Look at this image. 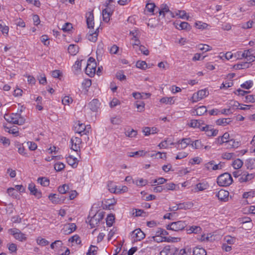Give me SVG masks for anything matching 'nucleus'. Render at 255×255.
<instances>
[{
  "label": "nucleus",
  "mask_w": 255,
  "mask_h": 255,
  "mask_svg": "<svg viewBox=\"0 0 255 255\" xmlns=\"http://www.w3.org/2000/svg\"><path fill=\"white\" fill-rule=\"evenodd\" d=\"M168 234V232L161 228H158L155 231V234L148 238L150 241H154L155 242L159 243L164 242L165 238Z\"/></svg>",
  "instance_id": "f257e3e1"
},
{
  "label": "nucleus",
  "mask_w": 255,
  "mask_h": 255,
  "mask_svg": "<svg viewBox=\"0 0 255 255\" xmlns=\"http://www.w3.org/2000/svg\"><path fill=\"white\" fill-rule=\"evenodd\" d=\"M4 119L9 123L18 125H22L25 122L24 119L18 113H12L9 115H6L4 116Z\"/></svg>",
  "instance_id": "f03ea898"
},
{
  "label": "nucleus",
  "mask_w": 255,
  "mask_h": 255,
  "mask_svg": "<svg viewBox=\"0 0 255 255\" xmlns=\"http://www.w3.org/2000/svg\"><path fill=\"white\" fill-rule=\"evenodd\" d=\"M97 64L95 59L90 57L88 60L85 68V73L90 77L94 76L96 72Z\"/></svg>",
  "instance_id": "7ed1b4c3"
},
{
  "label": "nucleus",
  "mask_w": 255,
  "mask_h": 255,
  "mask_svg": "<svg viewBox=\"0 0 255 255\" xmlns=\"http://www.w3.org/2000/svg\"><path fill=\"white\" fill-rule=\"evenodd\" d=\"M232 182V177L231 175L228 173L221 174L217 178V183L220 186H229Z\"/></svg>",
  "instance_id": "20e7f679"
},
{
  "label": "nucleus",
  "mask_w": 255,
  "mask_h": 255,
  "mask_svg": "<svg viewBox=\"0 0 255 255\" xmlns=\"http://www.w3.org/2000/svg\"><path fill=\"white\" fill-rule=\"evenodd\" d=\"M192 142V140L190 138H184L179 140L176 142H171L170 144L174 145L175 147L178 150L184 149L186 148L188 145H190Z\"/></svg>",
  "instance_id": "39448f33"
},
{
  "label": "nucleus",
  "mask_w": 255,
  "mask_h": 255,
  "mask_svg": "<svg viewBox=\"0 0 255 255\" xmlns=\"http://www.w3.org/2000/svg\"><path fill=\"white\" fill-rule=\"evenodd\" d=\"M186 226V224L185 222L179 221L169 224L167 225L166 229L168 230L178 232L183 230Z\"/></svg>",
  "instance_id": "423d86ee"
},
{
  "label": "nucleus",
  "mask_w": 255,
  "mask_h": 255,
  "mask_svg": "<svg viewBox=\"0 0 255 255\" xmlns=\"http://www.w3.org/2000/svg\"><path fill=\"white\" fill-rule=\"evenodd\" d=\"M209 91L206 89H202L194 93L191 97V101L192 103L197 102L207 97Z\"/></svg>",
  "instance_id": "0eeeda50"
},
{
  "label": "nucleus",
  "mask_w": 255,
  "mask_h": 255,
  "mask_svg": "<svg viewBox=\"0 0 255 255\" xmlns=\"http://www.w3.org/2000/svg\"><path fill=\"white\" fill-rule=\"evenodd\" d=\"M90 125L85 126L80 122L76 123L74 125V130L76 132L81 135L86 134L89 132L90 129Z\"/></svg>",
  "instance_id": "6e6552de"
},
{
  "label": "nucleus",
  "mask_w": 255,
  "mask_h": 255,
  "mask_svg": "<svg viewBox=\"0 0 255 255\" xmlns=\"http://www.w3.org/2000/svg\"><path fill=\"white\" fill-rule=\"evenodd\" d=\"M8 233L12 235L15 239L20 242L25 241L27 239L26 235L17 229H10L8 230Z\"/></svg>",
  "instance_id": "1a4fd4ad"
},
{
  "label": "nucleus",
  "mask_w": 255,
  "mask_h": 255,
  "mask_svg": "<svg viewBox=\"0 0 255 255\" xmlns=\"http://www.w3.org/2000/svg\"><path fill=\"white\" fill-rule=\"evenodd\" d=\"M215 196L221 202H226L229 199V192L228 191L221 189L215 192Z\"/></svg>",
  "instance_id": "9d476101"
},
{
  "label": "nucleus",
  "mask_w": 255,
  "mask_h": 255,
  "mask_svg": "<svg viewBox=\"0 0 255 255\" xmlns=\"http://www.w3.org/2000/svg\"><path fill=\"white\" fill-rule=\"evenodd\" d=\"M230 139V136L228 132L224 133L222 136H219L215 140L214 143L221 145L224 143L228 144Z\"/></svg>",
  "instance_id": "9b49d317"
},
{
  "label": "nucleus",
  "mask_w": 255,
  "mask_h": 255,
  "mask_svg": "<svg viewBox=\"0 0 255 255\" xmlns=\"http://www.w3.org/2000/svg\"><path fill=\"white\" fill-rule=\"evenodd\" d=\"M178 250L176 248L167 245L163 248L160 252V255H174L176 254Z\"/></svg>",
  "instance_id": "f8f14e48"
},
{
  "label": "nucleus",
  "mask_w": 255,
  "mask_h": 255,
  "mask_svg": "<svg viewBox=\"0 0 255 255\" xmlns=\"http://www.w3.org/2000/svg\"><path fill=\"white\" fill-rule=\"evenodd\" d=\"M131 237L134 242H138L143 239L145 235L140 229H136L132 232Z\"/></svg>",
  "instance_id": "ddd939ff"
},
{
  "label": "nucleus",
  "mask_w": 255,
  "mask_h": 255,
  "mask_svg": "<svg viewBox=\"0 0 255 255\" xmlns=\"http://www.w3.org/2000/svg\"><path fill=\"white\" fill-rule=\"evenodd\" d=\"M109 187L110 191L115 194H123L127 192L128 190V187L126 186H115L112 187L109 186Z\"/></svg>",
  "instance_id": "4468645a"
},
{
  "label": "nucleus",
  "mask_w": 255,
  "mask_h": 255,
  "mask_svg": "<svg viewBox=\"0 0 255 255\" xmlns=\"http://www.w3.org/2000/svg\"><path fill=\"white\" fill-rule=\"evenodd\" d=\"M209 187V185L207 182L204 181L196 184L193 188L192 191L194 193L204 191Z\"/></svg>",
  "instance_id": "2eb2a0df"
},
{
  "label": "nucleus",
  "mask_w": 255,
  "mask_h": 255,
  "mask_svg": "<svg viewBox=\"0 0 255 255\" xmlns=\"http://www.w3.org/2000/svg\"><path fill=\"white\" fill-rule=\"evenodd\" d=\"M28 189L30 194L34 195L37 199H40L42 197L41 192L36 187L34 183H31L29 184Z\"/></svg>",
  "instance_id": "dca6fc26"
},
{
  "label": "nucleus",
  "mask_w": 255,
  "mask_h": 255,
  "mask_svg": "<svg viewBox=\"0 0 255 255\" xmlns=\"http://www.w3.org/2000/svg\"><path fill=\"white\" fill-rule=\"evenodd\" d=\"M201 130L204 131L208 136H215L218 133V130L214 129L210 126H203Z\"/></svg>",
  "instance_id": "f3484780"
},
{
  "label": "nucleus",
  "mask_w": 255,
  "mask_h": 255,
  "mask_svg": "<svg viewBox=\"0 0 255 255\" xmlns=\"http://www.w3.org/2000/svg\"><path fill=\"white\" fill-rule=\"evenodd\" d=\"M81 139L78 137L73 136L71 139V149L75 151L80 149L81 144Z\"/></svg>",
  "instance_id": "a211bd4d"
},
{
  "label": "nucleus",
  "mask_w": 255,
  "mask_h": 255,
  "mask_svg": "<svg viewBox=\"0 0 255 255\" xmlns=\"http://www.w3.org/2000/svg\"><path fill=\"white\" fill-rule=\"evenodd\" d=\"M76 225L74 223H69L64 226L62 231L65 235L70 234L76 229Z\"/></svg>",
  "instance_id": "6ab92c4d"
},
{
  "label": "nucleus",
  "mask_w": 255,
  "mask_h": 255,
  "mask_svg": "<svg viewBox=\"0 0 255 255\" xmlns=\"http://www.w3.org/2000/svg\"><path fill=\"white\" fill-rule=\"evenodd\" d=\"M130 35L131 36V40L133 46H139L140 42L138 39V33L137 30H133L132 31H130Z\"/></svg>",
  "instance_id": "aec40b11"
},
{
  "label": "nucleus",
  "mask_w": 255,
  "mask_h": 255,
  "mask_svg": "<svg viewBox=\"0 0 255 255\" xmlns=\"http://www.w3.org/2000/svg\"><path fill=\"white\" fill-rule=\"evenodd\" d=\"M86 17L88 28H93L94 25L93 13L91 11L86 13Z\"/></svg>",
  "instance_id": "412c9836"
},
{
  "label": "nucleus",
  "mask_w": 255,
  "mask_h": 255,
  "mask_svg": "<svg viewBox=\"0 0 255 255\" xmlns=\"http://www.w3.org/2000/svg\"><path fill=\"white\" fill-rule=\"evenodd\" d=\"M205 167L208 170H216L221 168L220 164H216L214 161H211L205 164Z\"/></svg>",
  "instance_id": "4be33fe9"
},
{
  "label": "nucleus",
  "mask_w": 255,
  "mask_h": 255,
  "mask_svg": "<svg viewBox=\"0 0 255 255\" xmlns=\"http://www.w3.org/2000/svg\"><path fill=\"white\" fill-rule=\"evenodd\" d=\"M193 203L192 202L188 201L182 203H180L177 205V207L176 209H173V211H176L178 209L187 210L192 208Z\"/></svg>",
  "instance_id": "5701e85b"
},
{
  "label": "nucleus",
  "mask_w": 255,
  "mask_h": 255,
  "mask_svg": "<svg viewBox=\"0 0 255 255\" xmlns=\"http://www.w3.org/2000/svg\"><path fill=\"white\" fill-rule=\"evenodd\" d=\"M100 106V103L97 99H93L88 104V107L93 112H97Z\"/></svg>",
  "instance_id": "b1692460"
},
{
  "label": "nucleus",
  "mask_w": 255,
  "mask_h": 255,
  "mask_svg": "<svg viewBox=\"0 0 255 255\" xmlns=\"http://www.w3.org/2000/svg\"><path fill=\"white\" fill-rule=\"evenodd\" d=\"M98 29H97L96 30ZM98 33L97 31L93 32L92 30H90L88 33L87 34V37L88 39L91 41L95 42L97 40Z\"/></svg>",
  "instance_id": "393cba45"
},
{
  "label": "nucleus",
  "mask_w": 255,
  "mask_h": 255,
  "mask_svg": "<svg viewBox=\"0 0 255 255\" xmlns=\"http://www.w3.org/2000/svg\"><path fill=\"white\" fill-rule=\"evenodd\" d=\"M67 162L69 165L73 167H76L78 165V159L72 155H69L67 158Z\"/></svg>",
  "instance_id": "a878e982"
},
{
  "label": "nucleus",
  "mask_w": 255,
  "mask_h": 255,
  "mask_svg": "<svg viewBox=\"0 0 255 255\" xmlns=\"http://www.w3.org/2000/svg\"><path fill=\"white\" fill-rule=\"evenodd\" d=\"M207 108L206 106H200L194 110L193 113L195 115L201 116L207 112Z\"/></svg>",
  "instance_id": "bb28decb"
},
{
  "label": "nucleus",
  "mask_w": 255,
  "mask_h": 255,
  "mask_svg": "<svg viewBox=\"0 0 255 255\" xmlns=\"http://www.w3.org/2000/svg\"><path fill=\"white\" fill-rule=\"evenodd\" d=\"M146 153V151L142 150L134 152H128L127 154L129 157H143L145 155Z\"/></svg>",
  "instance_id": "cd10ccee"
},
{
  "label": "nucleus",
  "mask_w": 255,
  "mask_h": 255,
  "mask_svg": "<svg viewBox=\"0 0 255 255\" xmlns=\"http://www.w3.org/2000/svg\"><path fill=\"white\" fill-rule=\"evenodd\" d=\"M103 18L104 21L108 22L110 19L111 10L109 8H106L103 10Z\"/></svg>",
  "instance_id": "c85d7f7f"
},
{
  "label": "nucleus",
  "mask_w": 255,
  "mask_h": 255,
  "mask_svg": "<svg viewBox=\"0 0 255 255\" xmlns=\"http://www.w3.org/2000/svg\"><path fill=\"white\" fill-rule=\"evenodd\" d=\"M193 255H206V251L200 247H196L193 251Z\"/></svg>",
  "instance_id": "c756f323"
},
{
  "label": "nucleus",
  "mask_w": 255,
  "mask_h": 255,
  "mask_svg": "<svg viewBox=\"0 0 255 255\" xmlns=\"http://www.w3.org/2000/svg\"><path fill=\"white\" fill-rule=\"evenodd\" d=\"M230 118L219 119L216 121V124L218 126H226L231 122Z\"/></svg>",
  "instance_id": "7c9ffc66"
},
{
  "label": "nucleus",
  "mask_w": 255,
  "mask_h": 255,
  "mask_svg": "<svg viewBox=\"0 0 255 255\" xmlns=\"http://www.w3.org/2000/svg\"><path fill=\"white\" fill-rule=\"evenodd\" d=\"M161 103L165 104L166 105H173L175 103L174 97H163L160 100Z\"/></svg>",
  "instance_id": "2f4dec72"
},
{
  "label": "nucleus",
  "mask_w": 255,
  "mask_h": 255,
  "mask_svg": "<svg viewBox=\"0 0 255 255\" xmlns=\"http://www.w3.org/2000/svg\"><path fill=\"white\" fill-rule=\"evenodd\" d=\"M241 145L240 141L236 140L234 139H231L228 144L227 148H236L239 147Z\"/></svg>",
  "instance_id": "473e14b6"
},
{
  "label": "nucleus",
  "mask_w": 255,
  "mask_h": 255,
  "mask_svg": "<svg viewBox=\"0 0 255 255\" xmlns=\"http://www.w3.org/2000/svg\"><path fill=\"white\" fill-rule=\"evenodd\" d=\"M68 50L70 54L75 55L78 52L79 47L77 45L71 44L69 46Z\"/></svg>",
  "instance_id": "72a5a7b5"
},
{
  "label": "nucleus",
  "mask_w": 255,
  "mask_h": 255,
  "mask_svg": "<svg viewBox=\"0 0 255 255\" xmlns=\"http://www.w3.org/2000/svg\"><path fill=\"white\" fill-rule=\"evenodd\" d=\"M255 177V175L254 173H248L243 175L240 180L242 182H247L252 180Z\"/></svg>",
  "instance_id": "f704fd0d"
},
{
  "label": "nucleus",
  "mask_w": 255,
  "mask_h": 255,
  "mask_svg": "<svg viewBox=\"0 0 255 255\" xmlns=\"http://www.w3.org/2000/svg\"><path fill=\"white\" fill-rule=\"evenodd\" d=\"M232 165L234 169H239L242 167L243 161L241 159L237 158L233 161Z\"/></svg>",
  "instance_id": "c9c22d12"
},
{
  "label": "nucleus",
  "mask_w": 255,
  "mask_h": 255,
  "mask_svg": "<svg viewBox=\"0 0 255 255\" xmlns=\"http://www.w3.org/2000/svg\"><path fill=\"white\" fill-rule=\"evenodd\" d=\"M0 30L3 34H8L9 27L5 25L2 20H0Z\"/></svg>",
  "instance_id": "e433bc0d"
},
{
  "label": "nucleus",
  "mask_w": 255,
  "mask_h": 255,
  "mask_svg": "<svg viewBox=\"0 0 255 255\" xmlns=\"http://www.w3.org/2000/svg\"><path fill=\"white\" fill-rule=\"evenodd\" d=\"M132 182L137 186H143L147 184V181L143 178L135 179L134 180H132Z\"/></svg>",
  "instance_id": "4c0bfd02"
},
{
  "label": "nucleus",
  "mask_w": 255,
  "mask_h": 255,
  "mask_svg": "<svg viewBox=\"0 0 255 255\" xmlns=\"http://www.w3.org/2000/svg\"><path fill=\"white\" fill-rule=\"evenodd\" d=\"M7 193L9 196L12 197L13 198H17L19 196L18 192L16 191V189L14 188H9L7 190Z\"/></svg>",
  "instance_id": "58836bf2"
},
{
  "label": "nucleus",
  "mask_w": 255,
  "mask_h": 255,
  "mask_svg": "<svg viewBox=\"0 0 255 255\" xmlns=\"http://www.w3.org/2000/svg\"><path fill=\"white\" fill-rule=\"evenodd\" d=\"M48 198L54 204H58L60 202L59 196L56 194H50Z\"/></svg>",
  "instance_id": "ea45409f"
},
{
  "label": "nucleus",
  "mask_w": 255,
  "mask_h": 255,
  "mask_svg": "<svg viewBox=\"0 0 255 255\" xmlns=\"http://www.w3.org/2000/svg\"><path fill=\"white\" fill-rule=\"evenodd\" d=\"M190 145L194 149H201L203 146L200 140H195V141L192 140Z\"/></svg>",
  "instance_id": "a19ab883"
},
{
  "label": "nucleus",
  "mask_w": 255,
  "mask_h": 255,
  "mask_svg": "<svg viewBox=\"0 0 255 255\" xmlns=\"http://www.w3.org/2000/svg\"><path fill=\"white\" fill-rule=\"evenodd\" d=\"M255 196V190H250L248 192L244 193L243 198L244 199H251Z\"/></svg>",
  "instance_id": "79ce46f5"
},
{
  "label": "nucleus",
  "mask_w": 255,
  "mask_h": 255,
  "mask_svg": "<svg viewBox=\"0 0 255 255\" xmlns=\"http://www.w3.org/2000/svg\"><path fill=\"white\" fill-rule=\"evenodd\" d=\"M171 142L169 140L166 139L159 143L158 145V147H159L160 149H166L168 148V145H170V143Z\"/></svg>",
  "instance_id": "37998d69"
},
{
  "label": "nucleus",
  "mask_w": 255,
  "mask_h": 255,
  "mask_svg": "<svg viewBox=\"0 0 255 255\" xmlns=\"http://www.w3.org/2000/svg\"><path fill=\"white\" fill-rule=\"evenodd\" d=\"M134 105L139 112H142L144 110L145 104L143 102L136 101L134 103Z\"/></svg>",
  "instance_id": "c03bdc74"
},
{
  "label": "nucleus",
  "mask_w": 255,
  "mask_h": 255,
  "mask_svg": "<svg viewBox=\"0 0 255 255\" xmlns=\"http://www.w3.org/2000/svg\"><path fill=\"white\" fill-rule=\"evenodd\" d=\"M246 52H248V53L247 54V60L249 62L254 61L255 56L254 55V53H253V50L252 49H249L246 50Z\"/></svg>",
  "instance_id": "a18cd8bd"
},
{
  "label": "nucleus",
  "mask_w": 255,
  "mask_h": 255,
  "mask_svg": "<svg viewBox=\"0 0 255 255\" xmlns=\"http://www.w3.org/2000/svg\"><path fill=\"white\" fill-rule=\"evenodd\" d=\"M73 99L68 96L64 97L62 100V103L65 106H69L73 103Z\"/></svg>",
  "instance_id": "49530a36"
},
{
  "label": "nucleus",
  "mask_w": 255,
  "mask_h": 255,
  "mask_svg": "<svg viewBox=\"0 0 255 255\" xmlns=\"http://www.w3.org/2000/svg\"><path fill=\"white\" fill-rule=\"evenodd\" d=\"M224 241L225 243L229 245H232L236 242V239L230 236H226L224 238Z\"/></svg>",
  "instance_id": "de8ad7c7"
},
{
  "label": "nucleus",
  "mask_w": 255,
  "mask_h": 255,
  "mask_svg": "<svg viewBox=\"0 0 255 255\" xmlns=\"http://www.w3.org/2000/svg\"><path fill=\"white\" fill-rule=\"evenodd\" d=\"M176 15L182 19H189V16L184 10H178L176 12Z\"/></svg>",
  "instance_id": "09e8293b"
},
{
  "label": "nucleus",
  "mask_w": 255,
  "mask_h": 255,
  "mask_svg": "<svg viewBox=\"0 0 255 255\" xmlns=\"http://www.w3.org/2000/svg\"><path fill=\"white\" fill-rule=\"evenodd\" d=\"M189 125L191 127L194 128H199L201 130V128H203V126H202L200 125V123L199 122H198L196 120H192L190 121V123L189 124Z\"/></svg>",
  "instance_id": "8fccbe9b"
},
{
  "label": "nucleus",
  "mask_w": 255,
  "mask_h": 255,
  "mask_svg": "<svg viewBox=\"0 0 255 255\" xmlns=\"http://www.w3.org/2000/svg\"><path fill=\"white\" fill-rule=\"evenodd\" d=\"M37 244L41 246H45L49 244V242L45 239L38 237L36 239Z\"/></svg>",
  "instance_id": "3c124183"
},
{
  "label": "nucleus",
  "mask_w": 255,
  "mask_h": 255,
  "mask_svg": "<svg viewBox=\"0 0 255 255\" xmlns=\"http://www.w3.org/2000/svg\"><path fill=\"white\" fill-rule=\"evenodd\" d=\"M235 156V154L233 152H224L222 154V157L224 159L230 160Z\"/></svg>",
  "instance_id": "603ef678"
},
{
  "label": "nucleus",
  "mask_w": 255,
  "mask_h": 255,
  "mask_svg": "<svg viewBox=\"0 0 255 255\" xmlns=\"http://www.w3.org/2000/svg\"><path fill=\"white\" fill-rule=\"evenodd\" d=\"M111 122L112 124L119 125L122 122V118L120 116H116L111 119Z\"/></svg>",
  "instance_id": "864d4df0"
},
{
  "label": "nucleus",
  "mask_w": 255,
  "mask_h": 255,
  "mask_svg": "<svg viewBox=\"0 0 255 255\" xmlns=\"http://www.w3.org/2000/svg\"><path fill=\"white\" fill-rule=\"evenodd\" d=\"M253 86V82L252 80H249L246 81L245 83L241 85V87L247 90H249Z\"/></svg>",
  "instance_id": "5fc2aeb1"
},
{
  "label": "nucleus",
  "mask_w": 255,
  "mask_h": 255,
  "mask_svg": "<svg viewBox=\"0 0 255 255\" xmlns=\"http://www.w3.org/2000/svg\"><path fill=\"white\" fill-rule=\"evenodd\" d=\"M199 49L202 51L207 52L212 50V47L207 44H200L198 45Z\"/></svg>",
  "instance_id": "6e6d98bb"
},
{
  "label": "nucleus",
  "mask_w": 255,
  "mask_h": 255,
  "mask_svg": "<svg viewBox=\"0 0 255 255\" xmlns=\"http://www.w3.org/2000/svg\"><path fill=\"white\" fill-rule=\"evenodd\" d=\"M201 231V228L199 226H192L187 230L188 233L197 234Z\"/></svg>",
  "instance_id": "4d7b16f0"
},
{
  "label": "nucleus",
  "mask_w": 255,
  "mask_h": 255,
  "mask_svg": "<svg viewBox=\"0 0 255 255\" xmlns=\"http://www.w3.org/2000/svg\"><path fill=\"white\" fill-rule=\"evenodd\" d=\"M181 239L178 237H166L165 239V242L167 243H177L180 242Z\"/></svg>",
  "instance_id": "13d9d810"
},
{
  "label": "nucleus",
  "mask_w": 255,
  "mask_h": 255,
  "mask_svg": "<svg viewBox=\"0 0 255 255\" xmlns=\"http://www.w3.org/2000/svg\"><path fill=\"white\" fill-rule=\"evenodd\" d=\"M69 242L72 243H76L79 245L81 243V240L79 236L77 235H75L69 239Z\"/></svg>",
  "instance_id": "bf43d9fd"
},
{
  "label": "nucleus",
  "mask_w": 255,
  "mask_h": 255,
  "mask_svg": "<svg viewBox=\"0 0 255 255\" xmlns=\"http://www.w3.org/2000/svg\"><path fill=\"white\" fill-rule=\"evenodd\" d=\"M69 189V186L67 184H63L58 188V191L60 194H65Z\"/></svg>",
  "instance_id": "052dcab7"
},
{
  "label": "nucleus",
  "mask_w": 255,
  "mask_h": 255,
  "mask_svg": "<svg viewBox=\"0 0 255 255\" xmlns=\"http://www.w3.org/2000/svg\"><path fill=\"white\" fill-rule=\"evenodd\" d=\"M136 66L137 68L143 70L146 69L147 68L146 63L144 61H138L136 63Z\"/></svg>",
  "instance_id": "680f3d73"
},
{
  "label": "nucleus",
  "mask_w": 255,
  "mask_h": 255,
  "mask_svg": "<svg viewBox=\"0 0 255 255\" xmlns=\"http://www.w3.org/2000/svg\"><path fill=\"white\" fill-rule=\"evenodd\" d=\"M65 166V165L63 163L61 162H58L54 164V167L56 171H60L64 169Z\"/></svg>",
  "instance_id": "e2e57ef3"
},
{
  "label": "nucleus",
  "mask_w": 255,
  "mask_h": 255,
  "mask_svg": "<svg viewBox=\"0 0 255 255\" xmlns=\"http://www.w3.org/2000/svg\"><path fill=\"white\" fill-rule=\"evenodd\" d=\"M37 181L39 183L43 186H47L49 184V180L45 177L39 178Z\"/></svg>",
  "instance_id": "0e129e2a"
},
{
  "label": "nucleus",
  "mask_w": 255,
  "mask_h": 255,
  "mask_svg": "<svg viewBox=\"0 0 255 255\" xmlns=\"http://www.w3.org/2000/svg\"><path fill=\"white\" fill-rule=\"evenodd\" d=\"M212 238L211 234H204L201 236L200 240L202 242H208L211 241Z\"/></svg>",
  "instance_id": "69168bd1"
},
{
  "label": "nucleus",
  "mask_w": 255,
  "mask_h": 255,
  "mask_svg": "<svg viewBox=\"0 0 255 255\" xmlns=\"http://www.w3.org/2000/svg\"><path fill=\"white\" fill-rule=\"evenodd\" d=\"M147 11L151 14H153L154 9L155 5L154 3H147L145 6Z\"/></svg>",
  "instance_id": "338daca9"
},
{
  "label": "nucleus",
  "mask_w": 255,
  "mask_h": 255,
  "mask_svg": "<svg viewBox=\"0 0 255 255\" xmlns=\"http://www.w3.org/2000/svg\"><path fill=\"white\" fill-rule=\"evenodd\" d=\"M97 250L98 248L96 246L92 245L90 246L86 255H95L97 254Z\"/></svg>",
  "instance_id": "774afa93"
}]
</instances>
